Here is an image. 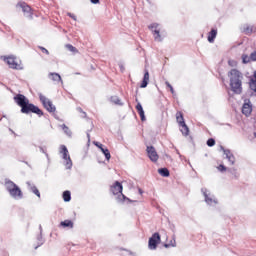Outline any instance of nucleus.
<instances>
[{
  "mask_svg": "<svg viewBox=\"0 0 256 256\" xmlns=\"http://www.w3.org/2000/svg\"><path fill=\"white\" fill-rule=\"evenodd\" d=\"M251 61H253V58H251V54L250 56H247V54L242 55V63L246 65L247 63H251Z\"/></svg>",
  "mask_w": 256,
  "mask_h": 256,
  "instance_id": "nucleus-30",
  "label": "nucleus"
},
{
  "mask_svg": "<svg viewBox=\"0 0 256 256\" xmlns=\"http://www.w3.org/2000/svg\"><path fill=\"white\" fill-rule=\"evenodd\" d=\"M253 77H254V79H256V71H254Z\"/></svg>",
  "mask_w": 256,
  "mask_h": 256,
  "instance_id": "nucleus-45",
  "label": "nucleus"
},
{
  "mask_svg": "<svg viewBox=\"0 0 256 256\" xmlns=\"http://www.w3.org/2000/svg\"><path fill=\"white\" fill-rule=\"evenodd\" d=\"M60 127H61L62 131L65 133V135H67V137H72L73 136V132H71V129H69L67 127V125L62 124V125H60Z\"/></svg>",
  "mask_w": 256,
  "mask_h": 256,
  "instance_id": "nucleus-23",
  "label": "nucleus"
},
{
  "mask_svg": "<svg viewBox=\"0 0 256 256\" xmlns=\"http://www.w3.org/2000/svg\"><path fill=\"white\" fill-rule=\"evenodd\" d=\"M77 111H79V113H82L83 117H87V113L85 111H83V109L81 107H78Z\"/></svg>",
  "mask_w": 256,
  "mask_h": 256,
  "instance_id": "nucleus-39",
  "label": "nucleus"
},
{
  "mask_svg": "<svg viewBox=\"0 0 256 256\" xmlns=\"http://www.w3.org/2000/svg\"><path fill=\"white\" fill-rule=\"evenodd\" d=\"M216 37H217V29H212V30L208 33V42H209V43H215Z\"/></svg>",
  "mask_w": 256,
  "mask_h": 256,
  "instance_id": "nucleus-20",
  "label": "nucleus"
},
{
  "mask_svg": "<svg viewBox=\"0 0 256 256\" xmlns=\"http://www.w3.org/2000/svg\"><path fill=\"white\" fill-rule=\"evenodd\" d=\"M38 97L46 111L49 113H55V111H57V108L55 105H53V102L47 98V96L43 95L42 93H38Z\"/></svg>",
  "mask_w": 256,
  "mask_h": 256,
  "instance_id": "nucleus-5",
  "label": "nucleus"
},
{
  "mask_svg": "<svg viewBox=\"0 0 256 256\" xmlns=\"http://www.w3.org/2000/svg\"><path fill=\"white\" fill-rule=\"evenodd\" d=\"M6 191H8L9 195L13 197V199H23V192L21 188L15 184V182L11 180L5 181Z\"/></svg>",
  "mask_w": 256,
  "mask_h": 256,
  "instance_id": "nucleus-3",
  "label": "nucleus"
},
{
  "mask_svg": "<svg viewBox=\"0 0 256 256\" xmlns=\"http://www.w3.org/2000/svg\"><path fill=\"white\" fill-rule=\"evenodd\" d=\"M201 192L204 195L205 203H207V205H210L211 207L217 205V198H215V195L211 194V192H209L207 188H202Z\"/></svg>",
  "mask_w": 256,
  "mask_h": 256,
  "instance_id": "nucleus-10",
  "label": "nucleus"
},
{
  "mask_svg": "<svg viewBox=\"0 0 256 256\" xmlns=\"http://www.w3.org/2000/svg\"><path fill=\"white\" fill-rule=\"evenodd\" d=\"M39 49H41L42 53L49 55V50H47V48L40 46Z\"/></svg>",
  "mask_w": 256,
  "mask_h": 256,
  "instance_id": "nucleus-38",
  "label": "nucleus"
},
{
  "mask_svg": "<svg viewBox=\"0 0 256 256\" xmlns=\"http://www.w3.org/2000/svg\"><path fill=\"white\" fill-rule=\"evenodd\" d=\"M39 229H40V235L37 238L38 239V245L35 246L34 249H39V247H41V245H43V243H45V241H43V237L41 236V233H43V228H42L41 225L39 226Z\"/></svg>",
  "mask_w": 256,
  "mask_h": 256,
  "instance_id": "nucleus-22",
  "label": "nucleus"
},
{
  "mask_svg": "<svg viewBox=\"0 0 256 256\" xmlns=\"http://www.w3.org/2000/svg\"><path fill=\"white\" fill-rule=\"evenodd\" d=\"M0 121H1V118H0Z\"/></svg>",
  "mask_w": 256,
  "mask_h": 256,
  "instance_id": "nucleus-49",
  "label": "nucleus"
},
{
  "mask_svg": "<svg viewBox=\"0 0 256 256\" xmlns=\"http://www.w3.org/2000/svg\"><path fill=\"white\" fill-rule=\"evenodd\" d=\"M90 2H91L93 5H97V3H99V0H90Z\"/></svg>",
  "mask_w": 256,
  "mask_h": 256,
  "instance_id": "nucleus-42",
  "label": "nucleus"
},
{
  "mask_svg": "<svg viewBox=\"0 0 256 256\" xmlns=\"http://www.w3.org/2000/svg\"><path fill=\"white\" fill-rule=\"evenodd\" d=\"M152 35L154 37V41L161 43L163 41V36H161V29L159 28V23H152L148 26Z\"/></svg>",
  "mask_w": 256,
  "mask_h": 256,
  "instance_id": "nucleus-8",
  "label": "nucleus"
},
{
  "mask_svg": "<svg viewBox=\"0 0 256 256\" xmlns=\"http://www.w3.org/2000/svg\"><path fill=\"white\" fill-rule=\"evenodd\" d=\"M14 102L18 105V107H21V113H24L25 115L34 113L35 115H38V117H43V110L38 106L29 103V99L25 97V95L17 94L14 96Z\"/></svg>",
  "mask_w": 256,
  "mask_h": 256,
  "instance_id": "nucleus-1",
  "label": "nucleus"
},
{
  "mask_svg": "<svg viewBox=\"0 0 256 256\" xmlns=\"http://www.w3.org/2000/svg\"><path fill=\"white\" fill-rule=\"evenodd\" d=\"M120 70H121L122 72L125 71V67L123 66V64H120Z\"/></svg>",
  "mask_w": 256,
  "mask_h": 256,
  "instance_id": "nucleus-43",
  "label": "nucleus"
},
{
  "mask_svg": "<svg viewBox=\"0 0 256 256\" xmlns=\"http://www.w3.org/2000/svg\"><path fill=\"white\" fill-rule=\"evenodd\" d=\"M176 121L179 125H183V123H185V118H183V113L182 112H177L176 113Z\"/></svg>",
  "mask_w": 256,
  "mask_h": 256,
  "instance_id": "nucleus-25",
  "label": "nucleus"
},
{
  "mask_svg": "<svg viewBox=\"0 0 256 256\" xmlns=\"http://www.w3.org/2000/svg\"><path fill=\"white\" fill-rule=\"evenodd\" d=\"M249 87H250L251 91H254V93H256V78L255 77L250 78Z\"/></svg>",
  "mask_w": 256,
  "mask_h": 256,
  "instance_id": "nucleus-26",
  "label": "nucleus"
},
{
  "mask_svg": "<svg viewBox=\"0 0 256 256\" xmlns=\"http://www.w3.org/2000/svg\"><path fill=\"white\" fill-rule=\"evenodd\" d=\"M165 85H166V87H168V89H170V93L175 97V95H177V94L175 93V89L173 88L171 83H169V81H166Z\"/></svg>",
  "mask_w": 256,
  "mask_h": 256,
  "instance_id": "nucleus-32",
  "label": "nucleus"
},
{
  "mask_svg": "<svg viewBox=\"0 0 256 256\" xmlns=\"http://www.w3.org/2000/svg\"><path fill=\"white\" fill-rule=\"evenodd\" d=\"M26 185L28 186L29 191L34 193V195H36V197H41V192H39V189H37V186H35L31 182H27Z\"/></svg>",
  "mask_w": 256,
  "mask_h": 256,
  "instance_id": "nucleus-16",
  "label": "nucleus"
},
{
  "mask_svg": "<svg viewBox=\"0 0 256 256\" xmlns=\"http://www.w3.org/2000/svg\"><path fill=\"white\" fill-rule=\"evenodd\" d=\"M253 31H255V26L249 24L243 26V33H245V35H251Z\"/></svg>",
  "mask_w": 256,
  "mask_h": 256,
  "instance_id": "nucleus-19",
  "label": "nucleus"
},
{
  "mask_svg": "<svg viewBox=\"0 0 256 256\" xmlns=\"http://www.w3.org/2000/svg\"><path fill=\"white\" fill-rule=\"evenodd\" d=\"M48 77L56 83H63V79H61V75H59V73L51 72L49 73Z\"/></svg>",
  "mask_w": 256,
  "mask_h": 256,
  "instance_id": "nucleus-17",
  "label": "nucleus"
},
{
  "mask_svg": "<svg viewBox=\"0 0 256 256\" xmlns=\"http://www.w3.org/2000/svg\"><path fill=\"white\" fill-rule=\"evenodd\" d=\"M18 7L22 8L25 17H28V19H33V13L31 12V7L29 5L26 3H20L18 4Z\"/></svg>",
  "mask_w": 256,
  "mask_h": 256,
  "instance_id": "nucleus-14",
  "label": "nucleus"
},
{
  "mask_svg": "<svg viewBox=\"0 0 256 256\" xmlns=\"http://www.w3.org/2000/svg\"><path fill=\"white\" fill-rule=\"evenodd\" d=\"M206 144L208 145V147H214L215 139H213V138L208 139Z\"/></svg>",
  "mask_w": 256,
  "mask_h": 256,
  "instance_id": "nucleus-34",
  "label": "nucleus"
},
{
  "mask_svg": "<svg viewBox=\"0 0 256 256\" xmlns=\"http://www.w3.org/2000/svg\"><path fill=\"white\" fill-rule=\"evenodd\" d=\"M136 110L138 111V114L140 115L141 121H146L145 111L143 110V106L141 105V102L137 103Z\"/></svg>",
  "mask_w": 256,
  "mask_h": 256,
  "instance_id": "nucleus-18",
  "label": "nucleus"
},
{
  "mask_svg": "<svg viewBox=\"0 0 256 256\" xmlns=\"http://www.w3.org/2000/svg\"><path fill=\"white\" fill-rule=\"evenodd\" d=\"M87 139L88 141H91V134H89V132L87 133Z\"/></svg>",
  "mask_w": 256,
  "mask_h": 256,
  "instance_id": "nucleus-44",
  "label": "nucleus"
},
{
  "mask_svg": "<svg viewBox=\"0 0 256 256\" xmlns=\"http://www.w3.org/2000/svg\"><path fill=\"white\" fill-rule=\"evenodd\" d=\"M220 150L223 151L226 159L229 161L230 165H235V155L231 153V150L225 149L223 146H220Z\"/></svg>",
  "mask_w": 256,
  "mask_h": 256,
  "instance_id": "nucleus-12",
  "label": "nucleus"
},
{
  "mask_svg": "<svg viewBox=\"0 0 256 256\" xmlns=\"http://www.w3.org/2000/svg\"><path fill=\"white\" fill-rule=\"evenodd\" d=\"M251 59L252 61H256V51L251 53Z\"/></svg>",
  "mask_w": 256,
  "mask_h": 256,
  "instance_id": "nucleus-41",
  "label": "nucleus"
},
{
  "mask_svg": "<svg viewBox=\"0 0 256 256\" xmlns=\"http://www.w3.org/2000/svg\"><path fill=\"white\" fill-rule=\"evenodd\" d=\"M110 191L113 193V195H119V201H125V199L129 201V198L123 194V185L119 181H116L114 185L110 187Z\"/></svg>",
  "mask_w": 256,
  "mask_h": 256,
  "instance_id": "nucleus-6",
  "label": "nucleus"
},
{
  "mask_svg": "<svg viewBox=\"0 0 256 256\" xmlns=\"http://www.w3.org/2000/svg\"><path fill=\"white\" fill-rule=\"evenodd\" d=\"M159 243H161V235L159 232H155L148 240V249H150V251H155Z\"/></svg>",
  "mask_w": 256,
  "mask_h": 256,
  "instance_id": "nucleus-9",
  "label": "nucleus"
},
{
  "mask_svg": "<svg viewBox=\"0 0 256 256\" xmlns=\"http://www.w3.org/2000/svg\"><path fill=\"white\" fill-rule=\"evenodd\" d=\"M39 150L41 151V153H44V155L47 157V159H49V154L47 153L46 150H44V148L42 146L39 147Z\"/></svg>",
  "mask_w": 256,
  "mask_h": 256,
  "instance_id": "nucleus-37",
  "label": "nucleus"
},
{
  "mask_svg": "<svg viewBox=\"0 0 256 256\" xmlns=\"http://www.w3.org/2000/svg\"><path fill=\"white\" fill-rule=\"evenodd\" d=\"M5 117H7V116L3 115V118H5Z\"/></svg>",
  "mask_w": 256,
  "mask_h": 256,
  "instance_id": "nucleus-48",
  "label": "nucleus"
},
{
  "mask_svg": "<svg viewBox=\"0 0 256 256\" xmlns=\"http://www.w3.org/2000/svg\"><path fill=\"white\" fill-rule=\"evenodd\" d=\"M253 111V107L251 106V101L245 100L243 106H242V113L246 117H249Z\"/></svg>",
  "mask_w": 256,
  "mask_h": 256,
  "instance_id": "nucleus-13",
  "label": "nucleus"
},
{
  "mask_svg": "<svg viewBox=\"0 0 256 256\" xmlns=\"http://www.w3.org/2000/svg\"><path fill=\"white\" fill-rule=\"evenodd\" d=\"M62 197L65 203H69L71 201V192L69 190L64 191Z\"/></svg>",
  "mask_w": 256,
  "mask_h": 256,
  "instance_id": "nucleus-29",
  "label": "nucleus"
},
{
  "mask_svg": "<svg viewBox=\"0 0 256 256\" xmlns=\"http://www.w3.org/2000/svg\"><path fill=\"white\" fill-rule=\"evenodd\" d=\"M228 77H230V87L232 91L237 95H241V93L243 92V74L237 69H232L228 73Z\"/></svg>",
  "mask_w": 256,
  "mask_h": 256,
  "instance_id": "nucleus-2",
  "label": "nucleus"
},
{
  "mask_svg": "<svg viewBox=\"0 0 256 256\" xmlns=\"http://www.w3.org/2000/svg\"><path fill=\"white\" fill-rule=\"evenodd\" d=\"M68 17H71V19H73L74 21H77V16H75V14L71 12L68 13Z\"/></svg>",
  "mask_w": 256,
  "mask_h": 256,
  "instance_id": "nucleus-40",
  "label": "nucleus"
},
{
  "mask_svg": "<svg viewBox=\"0 0 256 256\" xmlns=\"http://www.w3.org/2000/svg\"><path fill=\"white\" fill-rule=\"evenodd\" d=\"M147 85H149V71L148 70H146L144 73L143 81H142L140 87L142 89H145V87H147Z\"/></svg>",
  "mask_w": 256,
  "mask_h": 256,
  "instance_id": "nucleus-21",
  "label": "nucleus"
},
{
  "mask_svg": "<svg viewBox=\"0 0 256 256\" xmlns=\"http://www.w3.org/2000/svg\"><path fill=\"white\" fill-rule=\"evenodd\" d=\"M146 153L152 163H157V161H159V154H157L155 147L147 146Z\"/></svg>",
  "mask_w": 256,
  "mask_h": 256,
  "instance_id": "nucleus-11",
  "label": "nucleus"
},
{
  "mask_svg": "<svg viewBox=\"0 0 256 256\" xmlns=\"http://www.w3.org/2000/svg\"><path fill=\"white\" fill-rule=\"evenodd\" d=\"M218 171H220L221 173H223V171H227V167H225V165L223 164H220L218 166Z\"/></svg>",
  "mask_w": 256,
  "mask_h": 256,
  "instance_id": "nucleus-36",
  "label": "nucleus"
},
{
  "mask_svg": "<svg viewBox=\"0 0 256 256\" xmlns=\"http://www.w3.org/2000/svg\"><path fill=\"white\" fill-rule=\"evenodd\" d=\"M180 127H182L180 129L182 135H184L185 137H187V135H189V127L187 126L186 123L180 124Z\"/></svg>",
  "mask_w": 256,
  "mask_h": 256,
  "instance_id": "nucleus-24",
  "label": "nucleus"
},
{
  "mask_svg": "<svg viewBox=\"0 0 256 256\" xmlns=\"http://www.w3.org/2000/svg\"><path fill=\"white\" fill-rule=\"evenodd\" d=\"M60 153L62 154V159H64L66 169H71L73 167V161H71V156H69V150L67 146L61 145L60 146Z\"/></svg>",
  "mask_w": 256,
  "mask_h": 256,
  "instance_id": "nucleus-7",
  "label": "nucleus"
},
{
  "mask_svg": "<svg viewBox=\"0 0 256 256\" xmlns=\"http://www.w3.org/2000/svg\"><path fill=\"white\" fill-rule=\"evenodd\" d=\"M158 173H159V175H161L162 177H169V175H170L169 169H167V168H159V169H158Z\"/></svg>",
  "mask_w": 256,
  "mask_h": 256,
  "instance_id": "nucleus-28",
  "label": "nucleus"
},
{
  "mask_svg": "<svg viewBox=\"0 0 256 256\" xmlns=\"http://www.w3.org/2000/svg\"><path fill=\"white\" fill-rule=\"evenodd\" d=\"M2 61H5L7 63L8 67L10 69H15L16 71H22L23 64L21 63V60H17V57L15 56H1Z\"/></svg>",
  "mask_w": 256,
  "mask_h": 256,
  "instance_id": "nucleus-4",
  "label": "nucleus"
},
{
  "mask_svg": "<svg viewBox=\"0 0 256 256\" xmlns=\"http://www.w3.org/2000/svg\"><path fill=\"white\" fill-rule=\"evenodd\" d=\"M94 145L102 151V153L105 156L107 161H109V159H111V152H109V149H107V147H105L103 144H101L99 142H94Z\"/></svg>",
  "mask_w": 256,
  "mask_h": 256,
  "instance_id": "nucleus-15",
  "label": "nucleus"
},
{
  "mask_svg": "<svg viewBox=\"0 0 256 256\" xmlns=\"http://www.w3.org/2000/svg\"><path fill=\"white\" fill-rule=\"evenodd\" d=\"M66 49H68V51H70L71 53H77V48H75L73 45L71 44H67L66 45Z\"/></svg>",
  "mask_w": 256,
  "mask_h": 256,
  "instance_id": "nucleus-33",
  "label": "nucleus"
},
{
  "mask_svg": "<svg viewBox=\"0 0 256 256\" xmlns=\"http://www.w3.org/2000/svg\"><path fill=\"white\" fill-rule=\"evenodd\" d=\"M111 103H114V105H120L123 106V102H121V99L119 98V96H112L110 98Z\"/></svg>",
  "mask_w": 256,
  "mask_h": 256,
  "instance_id": "nucleus-27",
  "label": "nucleus"
},
{
  "mask_svg": "<svg viewBox=\"0 0 256 256\" xmlns=\"http://www.w3.org/2000/svg\"><path fill=\"white\" fill-rule=\"evenodd\" d=\"M229 127H231V124H227Z\"/></svg>",
  "mask_w": 256,
  "mask_h": 256,
  "instance_id": "nucleus-47",
  "label": "nucleus"
},
{
  "mask_svg": "<svg viewBox=\"0 0 256 256\" xmlns=\"http://www.w3.org/2000/svg\"><path fill=\"white\" fill-rule=\"evenodd\" d=\"M164 247H166V249H169V247H176L175 240H172L170 244H165Z\"/></svg>",
  "mask_w": 256,
  "mask_h": 256,
  "instance_id": "nucleus-35",
  "label": "nucleus"
},
{
  "mask_svg": "<svg viewBox=\"0 0 256 256\" xmlns=\"http://www.w3.org/2000/svg\"><path fill=\"white\" fill-rule=\"evenodd\" d=\"M9 131L11 132V133H15L13 130H11V129H9Z\"/></svg>",
  "mask_w": 256,
  "mask_h": 256,
  "instance_id": "nucleus-46",
  "label": "nucleus"
},
{
  "mask_svg": "<svg viewBox=\"0 0 256 256\" xmlns=\"http://www.w3.org/2000/svg\"><path fill=\"white\" fill-rule=\"evenodd\" d=\"M61 227H70L73 228V221L71 220H64L60 223Z\"/></svg>",
  "mask_w": 256,
  "mask_h": 256,
  "instance_id": "nucleus-31",
  "label": "nucleus"
}]
</instances>
